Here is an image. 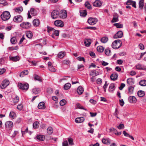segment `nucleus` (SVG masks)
I'll return each instance as SVG.
<instances>
[{
	"mask_svg": "<svg viewBox=\"0 0 146 146\" xmlns=\"http://www.w3.org/2000/svg\"><path fill=\"white\" fill-rule=\"evenodd\" d=\"M121 41L119 40H115L112 44V48L114 49H117L120 47L121 45Z\"/></svg>",
	"mask_w": 146,
	"mask_h": 146,
	"instance_id": "1",
	"label": "nucleus"
},
{
	"mask_svg": "<svg viewBox=\"0 0 146 146\" xmlns=\"http://www.w3.org/2000/svg\"><path fill=\"white\" fill-rule=\"evenodd\" d=\"M1 17L3 20L5 21L10 18L11 15L9 12L5 11L1 15Z\"/></svg>",
	"mask_w": 146,
	"mask_h": 146,
	"instance_id": "2",
	"label": "nucleus"
},
{
	"mask_svg": "<svg viewBox=\"0 0 146 146\" xmlns=\"http://www.w3.org/2000/svg\"><path fill=\"white\" fill-rule=\"evenodd\" d=\"M51 17L52 19H56L59 17V13L57 10L53 11L51 13Z\"/></svg>",
	"mask_w": 146,
	"mask_h": 146,
	"instance_id": "3",
	"label": "nucleus"
},
{
	"mask_svg": "<svg viewBox=\"0 0 146 146\" xmlns=\"http://www.w3.org/2000/svg\"><path fill=\"white\" fill-rule=\"evenodd\" d=\"M98 21V20L96 18L90 17L88 19V22L90 25H93L95 24Z\"/></svg>",
	"mask_w": 146,
	"mask_h": 146,
	"instance_id": "4",
	"label": "nucleus"
},
{
	"mask_svg": "<svg viewBox=\"0 0 146 146\" xmlns=\"http://www.w3.org/2000/svg\"><path fill=\"white\" fill-rule=\"evenodd\" d=\"M19 88L23 90H27L29 88V85L27 83L22 84L20 83L18 84Z\"/></svg>",
	"mask_w": 146,
	"mask_h": 146,
	"instance_id": "5",
	"label": "nucleus"
},
{
	"mask_svg": "<svg viewBox=\"0 0 146 146\" xmlns=\"http://www.w3.org/2000/svg\"><path fill=\"white\" fill-rule=\"evenodd\" d=\"M20 26L23 28L25 29H28L31 27V24L28 22H24L21 23Z\"/></svg>",
	"mask_w": 146,
	"mask_h": 146,
	"instance_id": "6",
	"label": "nucleus"
},
{
	"mask_svg": "<svg viewBox=\"0 0 146 146\" xmlns=\"http://www.w3.org/2000/svg\"><path fill=\"white\" fill-rule=\"evenodd\" d=\"M5 125L7 129L8 130H10L13 127V123L11 121H8L6 122Z\"/></svg>",
	"mask_w": 146,
	"mask_h": 146,
	"instance_id": "7",
	"label": "nucleus"
},
{
	"mask_svg": "<svg viewBox=\"0 0 146 146\" xmlns=\"http://www.w3.org/2000/svg\"><path fill=\"white\" fill-rule=\"evenodd\" d=\"M9 80H4L2 82L1 86V88L2 89H4L9 84Z\"/></svg>",
	"mask_w": 146,
	"mask_h": 146,
	"instance_id": "8",
	"label": "nucleus"
},
{
	"mask_svg": "<svg viewBox=\"0 0 146 146\" xmlns=\"http://www.w3.org/2000/svg\"><path fill=\"white\" fill-rule=\"evenodd\" d=\"M54 24L56 26L60 27H62L64 25L63 22L59 20L55 21L54 22Z\"/></svg>",
	"mask_w": 146,
	"mask_h": 146,
	"instance_id": "9",
	"label": "nucleus"
},
{
	"mask_svg": "<svg viewBox=\"0 0 146 146\" xmlns=\"http://www.w3.org/2000/svg\"><path fill=\"white\" fill-rule=\"evenodd\" d=\"M23 20V17L21 15H17L15 16L13 19V21L16 22H20Z\"/></svg>",
	"mask_w": 146,
	"mask_h": 146,
	"instance_id": "10",
	"label": "nucleus"
},
{
	"mask_svg": "<svg viewBox=\"0 0 146 146\" xmlns=\"http://www.w3.org/2000/svg\"><path fill=\"white\" fill-rule=\"evenodd\" d=\"M123 35V33L121 31H118L117 33L113 36V38H121Z\"/></svg>",
	"mask_w": 146,
	"mask_h": 146,
	"instance_id": "11",
	"label": "nucleus"
},
{
	"mask_svg": "<svg viewBox=\"0 0 146 146\" xmlns=\"http://www.w3.org/2000/svg\"><path fill=\"white\" fill-rule=\"evenodd\" d=\"M135 67L138 70H146V67L140 64L137 65Z\"/></svg>",
	"mask_w": 146,
	"mask_h": 146,
	"instance_id": "12",
	"label": "nucleus"
},
{
	"mask_svg": "<svg viewBox=\"0 0 146 146\" xmlns=\"http://www.w3.org/2000/svg\"><path fill=\"white\" fill-rule=\"evenodd\" d=\"M110 139L109 138H103L102 140V142L105 144L109 145L110 143Z\"/></svg>",
	"mask_w": 146,
	"mask_h": 146,
	"instance_id": "13",
	"label": "nucleus"
},
{
	"mask_svg": "<svg viewBox=\"0 0 146 146\" xmlns=\"http://www.w3.org/2000/svg\"><path fill=\"white\" fill-rule=\"evenodd\" d=\"M67 16V13L66 11L64 10L61 13H59V17L62 19H65Z\"/></svg>",
	"mask_w": 146,
	"mask_h": 146,
	"instance_id": "14",
	"label": "nucleus"
},
{
	"mask_svg": "<svg viewBox=\"0 0 146 146\" xmlns=\"http://www.w3.org/2000/svg\"><path fill=\"white\" fill-rule=\"evenodd\" d=\"M128 100L130 103H135L137 101V99L134 96H130Z\"/></svg>",
	"mask_w": 146,
	"mask_h": 146,
	"instance_id": "15",
	"label": "nucleus"
},
{
	"mask_svg": "<svg viewBox=\"0 0 146 146\" xmlns=\"http://www.w3.org/2000/svg\"><path fill=\"white\" fill-rule=\"evenodd\" d=\"M99 74L98 72L96 71V70H92L91 72H90V75L93 77L98 75Z\"/></svg>",
	"mask_w": 146,
	"mask_h": 146,
	"instance_id": "16",
	"label": "nucleus"
},
{
	"mask_svg": "<svg viewBox=\"0 0 146 146\" xmlns=\"http://www.w3.org/2000/svg\"><path fill=\"white\" fill-rule=\"evenodd\" d=\"M84 120V119L83 117H78L76 118L75 121L77 123H79L82 122Z\"/></svg>",
	"mask_w": 146,
	"mask_h": 146,
	"instance_id": "17",
	"label": "nucleus"
},
{
	"mask_svg": "<svg viewBox=\"0 0 146 146\" xmlns=\"http://www.w3.org/2000/svg\"><path fill=\"white\" fill-rule=\"evenodd\" d=\"M93 5L94 6L100 7L102 3L100 1L98 0H96L93 3Z\"/></svg>",
	"mask_w": 146,
	"mask_h": 146,
	"instance_id": "18",
	"label": "nucleus"
},
{
	"mask_svg": "<svg viewBox=\"0 0 146 146\" xmlns=\"http://www.w3.org/2000/svg\"><path fill=\"white\" fill-rule=\"evenodd\" d=\"M84 91V89L81 86H79L77 89V92L79 95H81L82 94Z\"/></svg>",
	"mask_w": 146,
	"mask_h": 146,
	"instance_id": "19",
	"label": "nucleus"
},
{
	"mask_svg": "<svg viewBox=\"0 0 146 146\" xmlns=\"http://www.w3.org/2000/svg\"><path fill=\"white\" fill-rule=\"evenodd\" d=\"M38 108L39 109H44L45 108V103L43 102H40L38 104Z\"/></svg>",
	"mask_w": 146,
	"mask_h": 146,
	"instance_id": "20",
	"label": "nucleus"
},
{
	"mask_svg": "<svg viewBox=\"0 0 146 146\" xmlns=\"http://www.w3.org/2000/svg\"><path fill=\"white\" fill-rule=\"evenodd\" d=\"M29 73L28 71L27 70L23 71L21 72L19 76L20 77H23L25 75H27Z\"/></svg>",
	"mask_w": 146,
	"mask_h": 146,
	"instance_id": "21",
	"label": "nucleus"
},
{
	"mask_svg": "<svg viewBox=\"0 0 146 146\" xmlns=\"http://www.w3.org/2000/svg\"><path fill=\"white\" fill-rule=\"evenodd\" d=\"M85 45L86 46H89L91 43V40L89 39H85L84 41Z\"/></svg>",
	"mask_w": 146,
	"mask_h": 146,
	"instance_id": "22",
	"label": "nucleus"
},
{
	"mask_svg": "<svg viewBox=\"0 0 146 146\" xmlns=\"http://www.w3.org/2000/svg\"><path fill=\"white\" fill-rule=\"evenodd\" d=\"M33 23L34 26L37 27L39 25L40 23V21L38 19H35L33 21Z\"/></svg>",
	"mask_w": 146,
	"mask_h": 146,
	"instance_id": "23",
	"label": "nucleus"
},
{
	"mask_svg": "<svg viewBox=\"0 0 146 146\" xmlns=\"http://www.w3.org/2000/svg\"><path fill=\"white\" fill-rule=\"evenodd\" d=\"M117 74L116 73L112 74L110 76L111 79L113 80H115L117 79Z\"/></svg>",
	"mask_w": 146,
	"mask_h": 146,
	"instance_id": "24",
	"label": "nucleus"
},
{
	"mask_svg": "<svg viewBox=\"0 0 146 146\" xmlns=\"http://www.w3.org/2000/svg\"><path fill=\"white\" fill-rule=\"evenodd\" d=\"M123 134L125 137H128L133 140H134V137L132 136L129 135L128 133H127L125 131H123Z\"/></svg>",
	"mask_w": 146,
	"mask_h": 146,
	"instance_id": "25",
	"label": "nucleus"
},
{
	"mask_svg": "<svg viewBox=\"0 0 146 146\" xmlns=\"http://www.w3.org/2000/svg\"><path fill=\"white\" fill-rule=\"evenodd\" d=\"M137 95L139 97H142L145 95V92L142 90L139 91L137 92Z\"/></svg>",
	"mask_w": 146,
	"mask_h": 146,
	"instance_id": "26",
	"label": "nucleus"
},
{
	"mask_svg": "<svg viewBox=\"0 0 146 146\" xmlns=\"http://www.w3.org/2000/svg\"><path fill=\"white\" fill-rule=\"evenodd\" d=\"M65 52H60L58 55V57L60 58H62L65 55Z\"/></svg>",
	"mask_w": 146,
	"mask_h": 146,
	"instance_id": "27",
	"label": "nucleus"
},
{
	"mask_svg": "<svg viewBox=\"0 0 146 146\" xmlns=\"http://www.w3.org/2000/svg\"><path fill=\"white\" fill-rule=\"evenodd\" d=\"M127 83L129 85H132L133 84V80L132 78H129L127 80Z\"/></svg>",
	"mask_w": 146,
	"mask_h": 146,
	"instance_id": "28",
	"label": "nucleus"
},
{
	"mask_svg": "<svg viewBox=\"0 0 146 146\" xmlns=\"http://www.w3.org/2000/svg\"><path fill=\"white\" fill-rule=\"evenodd\" d=\"M104 49V48L102 46H98L97 48V51L100 52H103Z\"/></svg>",
	"mask_w": 146,
	"mask_h": 146,
	"instance_id": "29",
	"label": "nucleus"
},
{
	"mask_svg": "<svg viewBox=\"0 0 146 146\" xmlns=\"http://www.w3.org/2000/svg\"><path fill=\"white\" fill-rule=\"evenodd\" d=\"M14 9L15 12L19 13L23 11V8L22 7H17Z\"/></svg>",
	"mask_w": 146,
	"mask_h": 146,
	"instance_id": "30",
	"label": "nucleus"
},
{
	"mask_svg": "<svg viewBox=\"0 0 146 146\" xmlns=\"http://www.w3.org/2000/svg\"><path fill=\"white\" fill-rule=\"evenodd\" d=\"M85 6L89 9H92L91 6L88 1H86L84 4Z\"/></svg>",
	"mask_w": 146,
	"mask_h": 146,
	"instance_id": "31",
	"label": "nucleus"
},
{
	"mask_svg": "<svg viewBox=\"0 0 146 146\" xmlns=\"http://www.w3.org/2000/svg\"><path fill=\"white\" fill-rule=\"evenodd\" d=\"M26 35L29 38H31L33 36L32 32L30 31H27L26 32Z\"/></svg>",
	"mask_w": 146,
	"mask_h": 146,
	"instance_id": "32",
	"label": "nucleus"
},
{
	"mask_svg": "<svg viewBox=\"0 0 146 146\" xmlns=\"http://www.w3.org/2000/svg\"><path fill=\"white\" fill-rule=\"evenodd\" d=\"M40 89L39 88H34L33 90V93L35 94H37L40 92Z\"/></svg>",
	"mask_w": 146,
	"mask_h": 146,
	"instance_id": "33",
	"label": "nucleus"
},
{
	"mask_svg": "<svg viewBox=\"0 0 146 146\" xmlns=\"http://www.w3.org/2000/svg\"><path fill=\"white\" fill-rule=\"evenodd\" d=\"M36 138L40 141H43L44 139V137L43 135H38L37 136Z\"/></svg>",
	"mask_w": 146,
	"mask_h": 146,
	"instance_id": "34",
	"label": "nucleus"
},
{
	"mask_svg": "<svg viewBox=\"0 0 146 146\" xmlns=\"http://www.w3.org/2000/svg\"><path fill=\"white\" fill-rule=\"evenodd\" d=\"M118 18V16L117 15H116L113 17L111 22L112 23H114L118 22L119 21Z\"/></svg>",
	"mask_w": 146,
	"mask_h": 146,
	"instance_id": "35",
	"label": "nucleus"
},
{
	"mask_svg": "<svg viewBox=\"0 0 146 146\" xmlns=\"http://www.w3.org/2000/svg\"><path fill=\"white\" fill-rule=\"evenodd\" d=\"M115 89V86L113 84H111L110 85L109 87V90L110 91H112Z\"/></svg>",
	"mask_w": 146,
	"mask_h": 146,
	"instance_id": "36",
	"label": "nucleus"
},
{
	"mask_svg": "<svg viewBox=\"0 0 146 146\" xmlns=\"http://www.w3.org/2000/svg\"><path fill=\"white\" fill-rule=\"evenodd\" d=\"M10 59L13 61L16 62L19 61V56H15L10 58Z\"/></svg>",
	"mask_w": 146,
	"mask_h": 146,
	"instance_id": "37",
	"label": "nucleus"
},
{
	"mask_svg": "<svg viewBox=\"0 0 146 146\" xmlns=\"http://www.w3.org/2000/svg\"><path fill=\"white\" fill-rule=\"evenodd\" d=\"M71 86L70 84L69 83H68L64 85V88L65 90H67L70 88Z\"/></svg>",
	"mask_w": 146,
	"mask_h": 146,
	"instance_id": "38",
	"label": "nucleus"
},
{
	"mask_svg": "<svg viewBox=\"0 0 146 146\" xmlns=\"http://www.w3.org/2000/svg\"><path fill=\"white\" fill-rule=\"evenodd\" d=\"M87 11L86 10H83L80 12V16H81L85 17L87 14Z\"/></svg>",
	"mask_w": 146,
	"mask_h": 146,
	"instance_id": "39",
	"label": "nucleus"
},
{
	"mask_svg": "<svg viewBox=\"0 0 146 146\" xmlns=\"http://www.w3.org/2000/svg\"><path fill=\"white\" fill-rule=\"evenodd\" d=\"M139 84L141 86H146V80H142L139 82Z\"/></svg>",
	"mask_w": 146,
	"mask_h": 146,
	"instance_id": "40",
	"label": "nucleus"
},
{
	"mask_svg": "<svg viewBox=\"0 0 146 146\" xmlns=\"http://www.w3.org/2000/svg\"><path fill=\"white\" fill-rule=\"evenodd\" d=\"M108 38L107 37H104L101 39V42L103 43H105L107 42L108 40Z\"/></svg>",
	"mask_w": 146,
	"mask_h": 146,
	"instance_id": "41",
	"label": "nucleus"
},
{
	"mask_svg": "<svg viewBox=\"0 0 146 146\" xmlns=\"http://www.w3.org/2000/svg\"><path fill=\"white\" fill-rule=\"evenodd\" d=\"M47 130L48 133L49 135L51 134L53 132V129L51 127H49Z\"/></svg>",
	"mask_w": 146,
	"mask_h": 146,
	"instance_id": "42",
	"label": "nucleus"
},
{
	"mask_svg": "<svg viewBox=\"0 0 146 146\" xmlns=\"http://www.w3.org/2000/svg\"><path fill=\"white\" fill-rule=\"evenodd\" d=\"M16 114L13 111H11L10 113L9 116L12 119H13L15 118L16 117Z\"/></svg>",
	"mask_w": 146,
	"mask_h": 146,
	"instance_id": "43",
	"label": "nucleus"
},
{
	"mask_svg": "<svg viewBox=\"0 0 146 146\" xmlns=\"http://www.w3.org/2000/svg\"><path fill=\"white\" fill-rule=\"evenodd\" d=\"M34 79L35 80H38L40 82H41L42 81L41 78L38 75H34Z\"/></svg>",
	"mask_w": 146,
	"mask_h": 146,
	"instance_id": "44",
	"label": "nucleus"
},
{
	"mask_svg": "<svg viewBox=\"0 0 146 146\" xmlns=\"http://www.w3.org/2000/svg\"><path fill=\"white\" fill-rule=\"evenodd\" d=\"M113 25L116 27L118 28H121L123 27V25L120 24L119 23H114L113 24Z\"/></svg>",
	"mask_w": 146,
	"mask_h": 146,
	"instance_id": "45",
	"label": "nucleus"
},
{
	"mask_svg": "<svg viewBox=\"0 0 146 146\" xmlns=\"http://www.w3.org/2000/svg\"><path fill=\"white\" fill-rule=\"evenodd\" d=\"M134 88L132 86H130L128 88V92L130 94L133 93Z\"/></svg>",
	"mask_w": 146,
	"mask_h": 146,
	"instance_id": "46",
	"label": "nucleus"
},
{
	"mask_svg": "<svg viewBox=\"0 0 146 146\" xmlns=\"http://www.w3.org/2000/svg\"><path fill=\"white\" fill-rule=\"evenodd\" d=\"M39 123L38 121L35 122L33 124V126L34 128L36 129L38 127L39 125Z\"/></svg>",
	"mask_w": 146,
	"mask_h": 146,
	"instance_id": "47",
	"label": "nucleus"
},
{
	"mask_svg": "<svg viewBox=\"0 0 146 146\" xmlns=\"http://www.w3.org/2000/svg\"><path fill=\"white\" fill-rule=\"evenodd\" d=\"M105 54L109 56L110 55L111 50L109 48H107L105 50Z\"/></svg>",
	"mask_w": 146,
	"mask_h": 146,
	"instance_id": "48",
	"label": "nucleus"
},
{
	"mask_svg": "<svg viewBox=\"0 0 146 146\" xmlns=\"http://www.w3.org/2000/svg\"><path fill=\"white\" fill-rule=\"evenodd\" d=\"M11 42L13 44H15L16 43L17 41L15 37H13L11 38L10 40Z\"/></svg>",
	"mask_w": 146,
	"mask_h": 146,
	"instance_id": "49",
	"label": "nucleus"
},
{
	"mask_svg": "<svg viewBox=\"0 0 146 146\" xmlns=\"http://www.w3.org/2000/svg\"><path fill=\"white\" fill-rule=\"evenodd\" d=\"M139 6L140 9H142L144 6V2H139Z\"/></svg>",
	"mask_w": 146,
	"mask_h": 146,
	"instance_id": "50",
	"label": "nucleus"
},
{
	"mask_svg": "<svg viewBox=\"0 0 146 146\" xmlns=\"http://www.w3.org/2000/svg\"><path fill=\"white\" fill-rule=\"evenodd\" d=\"M60 104L61 106H64L66 104V101L64 99L60 101Z\"/></svg>",
	"mask_w": 146,
	"mask_h": 146,
	"instance_id": "51",
	"label": "nucleus"
},
{
	"mask_svg": "<svg viewBox=\"0 0 146 146\" xmlns=\"http://www.w3.org/2000/svg\"><path fill=\"white\" fill-rule=\"evenodd\" d=\"M13 102L16 103L18 102L19 101V97L17 96H16L13 99Z\"/></svg>",
	"mask_w": 146,
	"mask_h": 146,
	"instance_id": "52",
	"label": "nucleus"
},
{
	"mask_svg": "<svg viewBox=\"0 0 146 146\" xmlns=\"http://www.w3.org/2000/svg\"><path fill=\"white\" fill-rule=\"evenodd\" d=\"M85 29H89L92 30H95L96 29V28L94 27H87L84 28Z\"/></svg>",
	"mask_w": 146,
	"mask_h": 146,
	"instance_id": "53",
	"label": "nucleus"
},
{
	"mask_svg": "<svg viewBox=\"0 0 146 146\" xmlns=\"http://www.w3.org/2000/svg\"><path fill=\"white\" fill-rule=\"evenodd\" d=\"M77 107L78 108L80 109H83L85 110H87L84 108H83L82 106L80 104H77Z\"/></svg>",
	"mask_w": 146,
	"mask_h": 146,
	"instance_id": "54",
	"label": "nucleus"
},
{
	"mask_svg": "<svg viewBox=\"0 0 146 146\" xmlns=\"http://www.w3.org/2000/svg\"><path fill=\"white\" fill-rule=\"evenodd\" d=\"M23 105L21 104H18L17 106V109L19 110H21L23 108Z\"/></svg>",
	"mask_w": 146,
	"mask_h": 146,
	"instance_id": "55",
	"label": "nucleus"
},
{
	"mask_svg": "<svg viewBox=\"0 0 146 146\" xmlns=\"http://www.w3.org/2000/svg\"><path fill=\"white\" fill-rule=\"evenodd\" d=\"M68 141L69 144L70 145H73V141L72 139L71 138H68Z\"/></svg>",
	"mask_w": 146,
	"mask_h": 146,
	"instance_id": "56",
	"label": "nucleus"
},
{
	"mask_svg": "<svg viewBox=\"0 0 146 146\" xmlns=\"http://www.w3.org/2000/svg\"><path fill=\"white\" fill-rule=\"evenodd\" d=\"M53 33L55 36H58L59 35V31L58 30L54 29Z\"/></svg>",
	"mask_w": 146,
	"mask_h": 146,
	"instance_id": "57",
	"label": "nucleus"
},
{
	"mask_svg": "<svg viewBox=\"0 0 146 146\" xmlns=\"http://www.w3.org/2000/svg\"><path fill=\"white\" fill-rule=\"evenodd\" d=\"M49 70L51 72H55V69L53 66H50L48 68Z\"/></svg>",
	"mask_w": 146,
	"mask_h": 146,
	"instance_id": "58",
	"label": "nucleus"
},
{
	"mask_svg": "<svg viewBox=\"0 0 146 146\" xmlns=\"http://www.w3.org/2000/svg\"><path fill=\"white\" fill-rule=\"evenodd\" d=\"M117 127L119 129H121L124 128V126L123 124H120Z\"/></svg>",
	"mask_w": 146,
	"mask_h": 146,
	"instance_id": "59",
	"label": "nucleus"
},
{
	"mask_svg": "<svg viewBox=\"0 0 146 146\" xmlns=\"http://www.w3.org/2000/svg\"><path fill=\"white\" fill-rule=\"evenodd\" d=\"M35 10L34 8H32L31 9L30 11L31 13L34 16H35L36 15V14L34 13Z\"/></svg>",
	"mask_w": 146,
	"mask_h": 146,
	"instance_id": "60",
	"label": "nucleus"
},
{
	"mask_svg": "<svg viewBox=\"0 0 146 146\" xmlns=\"http://www.w3.org/2000/svg\"><path fill=\"white\" fill-rule=\"evenodd\" d=\"M125 86V84L124 83H121L120 86L119 87V88L120 90H122Z\"/></svg>",
	"mask_w": 146,
	"mask_h": 146,
	"instance_id": "61",
	"label": "nucleus"
},
{
	"mask_svg": "<svg viewBox=\"0 0 146 146\" xmlns=\"http://www.w3.org/2000/svg\"><path fill=\"white\" fill-rule=\"evenodd\" d=\"M62 62L64 64L68 65L69 64L70 61L68 60H64Z\"/></svg>",
	"mask_w": 146,
	"mask_h": 146,
	"instance_id": "62",
	"label": "nucleus"
},
{
	"mask_svg": "<svg viewBox=\"0 0 146 146\" xmlns=\"http://www.w3.org/2000/svg\"><path fill=\"white\" fill-rule=\"evenodd\" d=\"M77 59L78 60L80 61H84V62H85V59L83 57H78L77 58Z\"/></svg>",
	"mask_w": 146,
	"mask_h": 146,
	"instance_id": "63",
	"label": "nucleus"
},
{
	"mask_svg": "<svg viewBox=\"0 0 146 146\" xmlns=\"http://www.w3.org/2000/svg\"><path fill=\"white\" fill-rule=\"evenodd\" d=\"M119 114V111H118L117 108H116L115 109V112L113 113V115L115 117H117V116Z\"/></svg>",
	"mask_w": 146,
	"mask_h": 146,
	"instance_id": "64",
	"label": "nucleus"
}]
</instances>
